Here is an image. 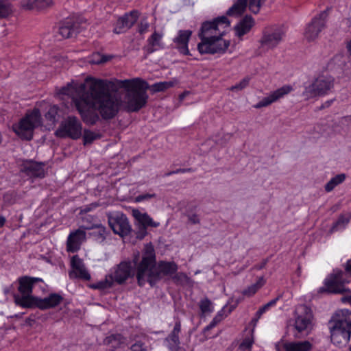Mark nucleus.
<instances>
[{
	"instance_id": "16",
	"label": "nucleus",
	"mask_w": 351,
	"mask_h": 351,
	"mask_svg": "<svg viewBox=\"0 0 351 351\" xmlns=\"http://www.w3.org/2000/svg\"><path fill=\"white\" fill-rule=\"evenodd\" d=\"M108 223L114 233L122 237L129 234L132 230L128 219L122 213L109 217Z\"/></svg>"
},
{
	"instance_id": "62",
	"label": "nucleus",
	"mask_w": 351,
	"mask_h": 351,
	"mask_svg": "<svg viewBox=\"0 0 351 351\" xmlns=\"http://www.w3.org/2000/svg\"><path fill=\"white\" fill-rule=\"evenodd\" d=\"M343 302L347 301L351 304V295L346 296L342 298Z\"/></svg>"
},
{
	"instance_id": "38",
	"label": "nucleus",
	"mask_w": 351,
	"mask_h": 351,
	"mask_svg": "<svg viewBox=\"0 0 351 351\" xmlns=\"http://www.w3.org/2000/svg\"><path fill=\"white\" fill-rule=\"evenodd\" d=\"M253 343L254 338L252 334H251L244 338L243 341L239 345V350L241 351H250Z\"/></svg>"
},
{
	"instance_id": "26",
	"label": "nucleus",
	"mask_w": 351,
	"mask_h": 351,
	"mask_svg": "<svg viewBox=\"0 0 351 351\" xmlns=\"http://www.w3.org/2000/svg\"><path fill=\"white\" fill-rule=\"evenodd\" d=\"M82 86H84V92H88V86L86 82V80L85 81V83L84 84H75L73 85L71 84H68L66 86L62 87L58 92L59 95H69L72 97L73 101L76 105V100L78 97H80V89Z\"/></svg>"
},
{
	"instance_id": "27",
	"label": "nucleus",
	"mask_w": 351,
	"mask_h": 351,
	"mask_svg": "<svg viewBox=\"0 0 351 351\" xmlns=\"http://www.w3.org/2000/svg\"><path fill=\"white\" fill-rule=\"evenodd\" d=\"M285 351H311L313 345L308 341H285L282 343Z\"/></svg>"
},
{
	"instance_id": "2",
	"label": "nucleus",
	"mask_w": 351,
	"mask_h": 351,
	"mask_svg": "<svg viewBox=\"0 0 351 351\" xmlns=\"http://www.w3.org/2000/svg\"><path fill=\"white\" fill-rule=\"evenodd\" d=\"M178 270L174 262L160 261L156 265V255L151 245L145 246L141 263L137 267L136 278L138 285L142 287L149 282L153 287L164 276H172Z\"/></svg>"
},
{
	"instance_id": "14",
	"label": "nucleus",
	"mask_w": 351,
	"mask_h": 351,
	"mask_svg": "<svg viewBox=\"0 0 351 351\" xmlns=\"http://www.w3.org/2000/svg\"><path fill=\"white\" fill-rule=\"evenodd\" d=\"M63 298L60 295L51 293L45 298H36L35 299H31L25 298L23 299V304L28 308L36 306L41 310H45L56 307L60 304Z\"/></svg>"
},
{
	"instance_id": "54",
	"label": "nucleus",
	"mask_w": 351,
	"mask_h": 351,
	"mask_svg": "<svg viewBox=\"0 0 351 351\" xmlns=\"http://www.w3.org/2000/svg\"><path fill=\"white\" fill-rule=\"evenodd\" d=\"M268 258H265L263 260V261L260 264L254 265L253 268L257 270L262 269L266 266L267 263H268Z\"/></svg>"
},
{
	"instance_id": "12",
	"label": "nucleus",
	"mask_w": 351,
	"mask_h": 351,
	"mask_svg": "<svg viewBox=\"0 0 351 351\" xmlns=\"http://www.w3.org/2000/svg\"><path fill=\"white\" fill-rule=\"evenodd\" d=\"M38 282H43V280L40 278L29 277L27 276L20 278L19 279V291L21 295H15L14 298L16 303L23 307L27 308L23 304V299L25 298L31 299H35L37 298L32 296L31 294L34 285Z\"/></svg>"
},
{
	"instance_id": "59",
	"label": "nucleus",
	"mask_w": 351,
	"mask_h": 351,
	"mask_svg": "<svg viewBox=\"0 0 351 351\" xmlns=\"http://www.w3.org/2000/svg\"><path fill=\"white\" fill-rule=\"evenodd\" d=\"M97 227L99 229V234L101 235V237L103 239H105V236H104V233H105V231H106L105 228L101 226H97Z\"/></svg>"
},
{
	"instance_id": "58",
	"label": "nucleus",
	"mask_w": 351,
	"mask_h": 351,
	"mask_svg": "<svg viewBox=\"0 0 351 351\" xmlns=\"http://www.w3.org/2000/svg\"><path fill=\"white\" fill-rule=\"evenodd\" d=\"M332 102H333V99H330V100L326 101L325 103H324L319 107V110H322V109H324L326 108H328L329 106H330V105L332 104Z\"/></svg>"
},
{
	"instance_id": "39",
	"label": "nucleus",
	"mask_w": 351,
	"mask_h": 351,
	"mask_svg": "<svg viewBox=\"0 0 351 351\" xmlns=\"http://www.w3.org/2000/svg\"><path fill=\"white\" fill-rule=\"evenodd\" d=\"M10 4L8 0H0V18L8 16L11 12Z\"/></svg>"
},
{
	"instance_id": "15",
	"label": "nucleus",
	"mask_w": 351,
	"mask_h": 351,
	"mask_svg": "<svg viewBox=\"0 0 351 351\" xmlns=\"http://www.w3.org/2000/svg\"><path fill=\"white\" fill-rule=\"evenodd\" d=\"M285 36V33L280 28L265 29L260 40L261 47L267 49H274L283 40Z\"/></svg>"
},
{
	"instance_id": "56",
	"label": "nucleus",
	"mask_w": 351,
	"mask_h": 351,
	"mask_svg": "<svg viewBox=\"0 0 351 351\" xmlns=\"http://www.w3.org/2000/svg\"><path fill=\"white\" fill-rule=\"evenodd\" d=\"M194 171V169H192V168H184V169H178L175 171V172L176 173H187V172H193Z\"/></svg>"
},
{
	"instance_id": "33",
	"label": "nucleus",
	"mask_w": 351,
	"mask_h": 351,
	"mask_svg": "<svg viewBox=\"0 0 351 351\" xmlns=\"http://www.w3.org/2000/svg\"><path fill=\"white\" fill-rule=\"evenodd\" d=\"M178 84V80L173 79L170 81H164L160 82L158 83H155L152 84L151 86H149V88L154 93L162 92L165 91L171 87H173L175 85Z\"/></svg>"
},
{
	"instance_id": "4",
	"label": "nucleus",
	"mask_w": 351,
	"mask_h": 351,
	"mask_svg": "<svg viewBox=\"0 0 351 351\" xmlns=\"http://www.w3.org/2000/svg\"><path fill=\"white\" fill-rule=\"evenodd\" d=\"M119 84L127 89L124 97V105L129 112H138L143 108L148 99L147 90L149 84L140 78L120 80Z\"/></svg>"
},
{
	"instance_id": "63",
	"label": "nucleus",
	"mask_w": 351,
	"mask_h": 351,
	"mask_svg": "<svg viewBox=\"0 0 351 351\" xmlns=\"http://www.w3.org/2000/svg\"><path fill=\"white\" fill-rule=\"evenodd\" d=\"M188 94V92H184L180 95V99L182 100L184 97Z\"/></svg>"
},
{
	"instance_id": "13",
	"label": "nucleus",
	"mask_w": 351,
	"mask_h": 351,
	"mask_svg": "<svg viewBox=\"0 0 351 351\" xmlns=\"http://www.w3.org/2000/svg\"><path fill=\"white\" fill-rule=\"evenodd\" d=\"M328 9L315 16L312 21L307 25L304 36L308 41L316 39L319 34L326 27L328 17Z\"/></svg>"
},
{
	"instance_id": "6",
	"label": "nucleus",
	"mask_w": 351,
	"mask_h": 351,
	"mask_svg": "<svg viewBox=\"0 0 351 351\" xmlns=\"http://www.w3.org/2000/svg\"><path fill=\"white\" fill-rule=\"evenodd\" d=\"M41 124V115L37 108L27 112L17 125H13V130L21 138L29 141L33 138L34 130Z\"/></svg>"
},
{
	"instance_id": "17",
	"label": "nucleus",
	"mask_w": 351,
	"mask_h": 351,
	"mask_svg": "<svg viewBox=\"0 0 351 351\" xmlns=\"http://www.w3.org/2000/svg\"><path fill=\"white\" fill-rule=\"evenodd\" d=\"M132 273V267L128 262H121L108 274L112 280V285L114 282L121 285L125 282L130 276Z\"/></svg>"
},
{
	"instance_id": "23",
	"label": "nucleus",
	"mask_w": 351,
	"mask_h": 351,
	"mask_svg": "<svg viewBox=\"0 0 351 351\" xmlns=\"http://www.w3.org/2000/svg\"><path fill=\"white\" fill-rule=\"evenodd\" d=\"M86 239V232L82 230L72 232L68 237L66 241V250L69 252H75L80 250V245Z\"/></svg>"
},
{
	"instance_id": "10",
	"label": "nucleus",
	"mask_w": 351,
	"mask_h": 351,
	"mask_svg": "<svg viewBox=\"0 0 351 351\" xmlns=\"http://www.w3.org/2000/svg\"><path fill=\"white\" fill-rule=\"evenodd\" d=\"M82 125L80 120L75 117H68L62 121L56 135L59 137H69L78 139L82 136Z\"/></svg>"
},
{
	"instance_id": "41",
	"label": "nucleus",
	"mask_w": 351,
	"mask_h": 351,
	"mask_svg": "<svg viewBox=\"0 0 351 351\" xmlns=\"http://www.w3.org/2000/svg\"><path fill=\"white\" fill-rule=\"evenodd\" d=\"M199 308L202 313H210L213 311L212 303L208 298H204L199 302Z\"/></svg>"
},
{
	"instance_id": "30",
	"label": "nucleus",
	"mask_w": 351,
	"mask_h": 351,
	"mask_svg": "<svg viewBox=\"0 0 351 351\" xmlns=\"http://www.w3.org/2000/svg\"><path fill=\"white\" fill-rule=\"evenodd\" d=\"M254 24L253 18L251 16H245L235 27L236 35L241 38L248 33Z\"/></svg>"
},
{
	"instance_id": "42",
	"label": "nucleus",
	"mask_w": 351,
	"mask_h": 351,
	"mask_svg": "<svg viewBox=\"0 0 351 351\" xmlns=\"http://www.w3.org/2000/svg\"><path fill=\"white\" fill-rule=\"evenodd\" d=\"M265 1V0H250L249 1V9L250 10L254 13L257 14L261 7L262 6V4Z\"/></svg>"
},
{
	"instance_id": "53",
	"label": "nucleus",
	"mask_w": 351,
	"mask_h": 351,
	"mask_svg": "<svg viewBox=\"0 0 351 351\" xmlns=\"http://www.w3.org/2000/svg\"><path fill=\"white\" fill-rule=\"evenodd\" d=\"M188 219L193 224L199 223V219L196 214L190 215L188 216Z\"/></svg>"
},
{
	"instance_id": "50",
	"label": "nucleus",
	"mask_w": 351,
	"mask_h": 351,
	"mask_svg": "<svg viewBox=\"0 0 351 351\" xmlns=\"http://www.w3.org/2000/svg\"><path fill=\"white\" fill-rule=\"evenodd\" d=\"M130 349L132 351H145L146 346L144 343L138 341L131 346Z\"/></svg>"
},
{
	"instance_id": "20",
	"label": "nucleus",
	"mask_w": 351,
	"mask_h": 351,
	"mask_svg": "<svg viewBox=\"0 0 351 351\" xmlns=\"http://www.w3.org/2000/svg\"><path fill=\"white\" fill-rule=\"evenodd\" d=\"M291 86H284L274 92L271 93L267 97H263L260 101L254 105L255 108H261L271 104L272 103L278 101L279 99L283 97L285 95L289 94L292 90Z\"/></svg>"
},
{
	"instance_id": "51",
	"label": "nucleus",
	"mask_w": 351,
	"mask_h": 351,
	"mask_svg": "<svg viewBox=\"0 0 351 351\" xmlns=\"http://www.w3.org/2000/svg\"><path fill=\"white\" fill-rule=\"evenodd\" d=\"M149 27V23L146 21H141L138 25V32L141 34L145 33Z\"/></svg>"
},
{
	"instance_id": "47",
	"label": "nucleus",
	"mask_w": 351,
	"mask_h": 351,
	"mask_svg": "<svg viewBox=\"0 0 351 351\" xmlns=\"http://www.w3.org/2000/svg\"><path fill=\"white\" fill-rule=\"evenodd\" d=\"M250 82V78L249 77H245L243 78L239 83L235 84L234 86L231 87V90H242L245 88Z\"/></svg>"
},
{
	"instance_id": "9",
	"label": "nucleus",
	"mask_w": 351,
	"mask_h": 351,
	"mask_svg": "<svg viewBox=\"0 0 351 351\" xmlns=\"http://www.w3.org/2000/svg\"><path fill=\"white\" fill-rule=\"evenodd\" d=\"M345 273L339 269L334 270L324 281V287L319 288V292H328L331 293H343L347 291L344 285L348 283L350 280L346 279Z\"/></svg>"
},
{
	"instance_id": "37",
	"label": "nucleus",
	"mask_w": 351,
	"mask_h": 351,
	"mask_svg": "<svg viewBox=\"0 0 351 351\" xmlns=\"http://www.w3.org/2000/svg\"><path fill=\"white\" fill-rule=\"evenodd\" d=\"M111 58L112 56L102 55L99 53H95L93 54L89 62L93 64H99L105 63L109 61Z\"/></svg>"
},
{
	"instance_id": "3",
	"label": "nucleus",
	"mask_w": 351,
	"mask_h": 351,
	"mask_svg": "<svg viewBox=\"0 0 351 351\" xmlns=\"http://www.w3.org/2000/svg\"><path fill=\"white\" fill-rule=\"evenodd\" d=\"M90 104L95 106L101 116L104 119H110L117 114L120 101L117 96L109 92L110 82L104 80L88 77L86 78Z\"/></svg>"
},
{
	"instance_id": "61",
	"label": "nucleus",
	"mask_w": 351,
	"mask_h": 351,
	"mask_svg": "<svg viewBox=\"0 0 351 351\" xmlns=\"http://www.w3.org/2000/svg\"><path fill=\"white\" fill-rule=\"evenodd\" d=\"M5 222V218L3 216H0V228L3 227Z\"/></svg>"
},
{
	"instance_id": "52",
	"label": "nucleus",
	"mask_w": 351,
	"mask_h": 351,
	"mask_svg": "<svg viewBox=\"0 0 351 351\" xmlns=\"http://www.w3.org/2000/svg\"><path fill=\"white\" fill-rule=\"evenodd\" d=\"M155 196H156L155 193H152V194H149V193L142 194V195H138L136 197V202H142V201H144V200H146V199L154 197Z\"/></svg>"
},
{
	"instance_id": "43",
	"label": "nucleus",
	"mask_w": 351,
	"mask_h": 351,
	"mask_svg": "<svg viewBox=\"0 0 351 351\" xmlns=\"http://www.w3.org/2000/svg\"><path fill=\"white\" fill-rule=\"evenodd\" d=\"M279 298L280 296L271 300V301L263 305L262 307H261L256 313V315L258 316V318H260L261 316L271 306H274L276 304L277 301L279 300Z\"/></svg>"
},
{
	"instance_id": "64",
	"label": "nucleus",
	"mask_w": 351,
	"mask_h": 351,
	"mask_svg": "<svg viewBox=\"0 0 351 351\" xmlns=\"http://www.w3.org/2000/svg\"><path fill=\"white\" fill-rule=\"evenodd\" d=\"M175 173H177L176 172H175V171H169V172H167L165 174V176H169L172 174H175Z\"/></svg>"
},
{
	"instance_id": "21",
	"label": "nucleus",
	"mask_w": 351,
	"mask_h": 351,
	"mask_svg": "<svg viewBox=\"0 0 351 351\" xmlns=\"http://www.w3.org/2000/svg\"><path fill=\"white\" fill-rule=\"evenodd\" d=\"M134 216L139 223V233L137 238L142 239L147 234L146 228L149 226L156 228L159 226L158 222L154 221L152 218L147 213H142L138 210L134 211Z\"/></svg>"
},
{
	"instance_id": "40",
	"label": "nucleus",
	"mask_w": 351,
	"mask_h": 351,
	"mask_svg": "<svg viewBox=\"0 0 351 351\" xmlns=\"http://www.w3.org/2000/svg\"><path fill=\"white\" fill-rule=\"evenodd\" d=\"M101 137V135L97 133H95L90 130H84V144L91 143L93 141L98 139Z\"/></svg>"
},
{
	"instance_id": "46",
	"label": "nucleus",
	"mask_w": 351,
	"mask_h": 351,
	"mask_svg": "<svg viewBox=\"0 0 351 351\" xmlns=\"http://www.w3.org/2000/svg\"><path fill=\"white\" fill-rule=\"evenodd\" d=\"M52 4V0H36V10H42L50 7Z\"/></svg>"
},
{
	"instance_id": "48",
	"label": "nucleus",
	"mask_w": 351,
	"mask_h": 351,
	"mask_svg": "<svg viewBox=\"0 0 351 351\" xmlns=\"http://www.w3.org/2000/svg\"><path fill=\"white\" fill-rule=\"evenodd\" d=\"M21 4L26 10H36V0H24Z\"/></svg>"
},
{
	"instance_id": "36",
	"label": "nucleus",
	"mask_w": 351,
	"mask_h": 351,
	"mask_svg": "<svg viewBox=\"0 0 351 351\" xmlns=\"http://www.w3.org/2000/svg\"><path fill=\"white\" fill-rule=\"evenodd\" d=\"M113 285L112 283V280L109 278L108 275H107L104 280H101L97 283L90 285V287L94 289L103 290L108 288H110Z\"/></svg>"
},
{
	"instance_id": "24",
	"label": "nucleus",
	"mask_w": 351,
	"mask_h": 351,
	"mask_svg": "<svg viewBox=\"0 0 351 351\" xmlns=\"http://www.w3.org/2000/svg\"><path fill=\"white\" fill-rule=\"evenodd\" d=\"M192 35L191 30H180L178 36L173 38V43L176 47L178 49L180 53L188 56L190 55L188 49V43Z\"/></svg>"
},
{
	"instance_id": "31",
	"label": "nucleus",
	"mask_w": 351,
	"mask_h": 351,
	"mask_svg": "<svg viewBox=\"0 0 351 351\" xmlns=\"http://www.w3.org/2000/svg\"><path fill=\"white\" fill-rule=\"evenodd\" d=\"M248 0H237L226 12L228 16H240L241 15L247 5Z\"/></svg>"
},
{
	"instance_id": "60",
	"label": "nucleus",
	"mask_w": 351,
	"mask_h": 351,
	"mask_svg": "<svg viewBox=\"0 0 351 351\" xmlns=\"http://www.w3.org/2000/svg\"><path fill=\"white\" fill-rule=\"evenodd\" d=\"M346 49L349 53V55L351 56V40L347 43Z\"/></svg>"
},
{
	"instance_id": "22",
	"label": "nucleus",
	"mask_w": 351,
	"mask_h": 351,
	"mask_svg": "<svg viewBox=\"0 0 351 351\" xmlns=\"http://www.w3.org/2000/svg\"><path fill=\"white\" fill-rule=\"evenodd\" d=\"M44 167L45 164L43 162L27 160L23 163L21 171L30 178H42L45 175Z\"/></svg>"
},
{
	"instance_id": "34",
	"label": "nucleus",
	"mask_w": 351,
	"mask_h": 351,
	"mask_svg": "<svg viewBox=\"0 0 351 351\" xmlns=\"http://www.w3.org/2000/svg\"><path fill=\"white\" fill-rule=\"evenodd\" d=\"M265 284V280L263 276L260 277L255 284L252 285L247 289L243 290V294L245 295L252 296Z\"/></svg>"
},
{
	"instance_id": "29",
	"label": "nucleus",
	"mask_w": 351,
	"mask_h": 351,
	"mask_svg": "<svg viewBox=\"0 0 351 351\" xmlns=\"http://www.w3.org/2000/svg\"><path fill=\"white\" fill-rule=\"evenodd\" d=\"M162 34L159 33L156 31L151 35L147 39V45L144 47V50L147 53H152L154 51L163 47L162 43Z\"/></svg>"
},
{
	"instance_id": "19",
	"label": "nucleus",
	"mask_w": 351,
	"mask_h": 351,
	"mask_svg": "<svg viewBox=\"0 0 351 351\" xmlns=\"http://www.w3.org/2000/svg\"><path fill=\"white\" fill-rule=\"evenodd\" d=\"M138 16L139 14L136 10H133L125 14L117 21L114 28V32L116 34H121L126 32L136 22Z\"/></svg>"
},
{
	"instance_id": "5",
	"label": "nucleus",
	"mask_w": 351,
	"mask_h": 351,
	"mask_svg": "<svg viewBox=\"0 0 351 351\" xmlns=\"http://www.w3.org/2000/svg\"><path fill=\"white\" fill-rule=\"evenodd\" d=\"M330 339L337 346H346L351 335V311H337L329 321Z\"/></svg>"
},
{
	"instance_id": "55",
	"label": "nucleus",
	"mask_w": 351,
	"mask_h": 351,
	"mask_svg": "<svg viewBox=\"0 0 351 351\" xmlns=\"http://www.w3.org/2000/svg\"><path fill=\"white\" fill-rule=\"evenodd\" d=\"M218 322L217 317H215L212 322L204 328V331H208L214 328Z\"/></svg>"
},
{
	"instance_id": "44",
	"label": "nucleus",
	"mask_w": 351,
	"mask_h": 351,
	"mask_svg": "<svg viewBox=\"0 0 351 351\" xmlns=\"http://www.w3.org/2000/svg\"><path fill=\"white\" fill-rule=\"evenodd\" d=\"M349 222V219L345 217L344 216H341L338 219V220L335 222V223L333 225L331 230L335 231L337 230L339 228H344Z\"/></svg>"
},
{
	"instance_id": "1",
	"label": "nucleus",
	"mask_w": 351,
	"mask_h": 351,
	"mask_svg": "<svg viewBox=\"0 0 351 351\" xmlns=\"http://www.w3.org/2000/svg\"><path fill=\"white\" fill-rule=\"evenodd\" d=\"M230 25V21L225 16L202 23L198 33L201 40L197 45L199 52L201 54L225 53L230 46V41L223 39L222 36Z\"/></svg>"
},
{
	"instance_id": "25",
	"label": "nucleus",
	"mask_w": 351,
	"mask_h": 351,
	"mask_svg": "<svg viewBox=\"0 0 351 351\" xmlns=\"http://www.w3.org/2000/svg\"><path fill=\"white\" fill-rule=\"evenodd\" d=\"M80 32L77 22L72 19H66L60 25L58 32L64 38H69L76 36Z\"/></svg>"
},
{
	"instance_id": "49",
	"label": "nucleus",
	"mask_w": 351,
	"mask_h": 351,
	"mask_svg": "<svg viewBox=\"0 0 351 351\" xmlns=\"http://www.w3.org/2000/svg\"><path fill=\"white\" fill-rule=\"evenodd\" d=\"M173 280L178 283H184L187 281L188 277L184 273H178L175 274L173 276H172Z\"/></svg>"
},
{
	"instance_id": "28",
	"label": "nucleus",
	"mask_w": 351,
	"mask_h": 351,
	"mask_svg": "<svg viewBox=\"0 0 351 351\" xmlns=\"http://www.w3.org/2000/svg\"><path fill=\"white\" fill-rule=\"evenodd\" d=\"M181 330V324L180 321L176 322L174 328L169 336L166 338L168 342V348L170 351H178L180 348L179 333Z\"/></svg>"
},
{
	"instance_id": "32",
	"label": "nucleus",
	"mask_w": 351,
	"mask_h": 351,
	"mask_svg": "<svg viewBox=\"0 0 351 351\" xmlns=\"http://www.w3.org/2000/svg\"><path fill=\"white\" fill-rule=\"evenodd\" d=\"M125 338L120 334H113L106 337L104 340V343L110 346L112 348L121 347L125 343Z\"/></svg>"
},
{
	"instance_id": "18",
	"label": "nucleus",
	"mask_w": 351,
	"mask_h": 351,
	"mask_svg": "<svg viewBox=\"0 0 351 351\" xmlns=\"http://www.w3.org/2000/svg\"><path fill=\"white\" fill-rule=\"evenodd\" d=\"M72 271L69 272L71 278H80L84 280H89L90 275L86 269L83 261L77 255L72 257L71 261Z\"/></svg>"
},
{
	"instance_id": "57",
	"label": "nucleus",
	"mask_w": 351,
	"mask_h": 351,
	"mask_svg": "<svg viewBox=\"0 0 351 351\" xmlns=\"http://www.w3.org/2000/svg\"><path fill=\"white\" fill-rule=\"evenodd\" d=\"M345 272L351 276V261H348L345 266Z\"/></svg>"
},
{
	"instance_id": "7",
	"label": "nucleus",
	"mask_w": 351,
	"mask_h": 351,
	"mask_svg": "<svg viewBox=\"0 0 351 351\" xmlns=\"http://www.w3.org/2000/svg\"><path fill=\"white\" fill-rule=\"evenodd\" d=\"M334 86V78L329 75H319L306 86L302 93L303 96L308 99L327 95Z\"/></svg>"
},
{
	"instance_id": "8",
	"label": "nucleus",
	"mask_w": 351,
	"mask_h": 351,
	"mask_svg": "<svg viewBox=\"0 0 351 351\" xmlns=\"http://www.w3.org/2000/svg\"><path fill=\"white\" fill-rule=\"evenodd\" d=\"M84 86L80 89V97L76 100L75 107L80 114L83 121L89 125H94L99 119V115L95 112V106L91 105V99L87 92H84Z\"/></svg>"
},
{
	"instance_id": "45",
	"label": "nucleus",
	"mask_w": 351,
	"mask_h": 351,
	"mask_svg": "<svg viewBox=\"0 0 351 351\" xmlns=\"http://www.w3.org/2000/svg\"><path fill=\"white\" fill-rule=\"evenodd\" d=\"M58 108L56 106H51L45 114V117L47 119L53 122L55 121L56 117L58 114Z\"/></svg>"
},
{
	"instance_id": "35",
	"label": "nucleus",
	"mask_w": 351,
	"mask_h": 351,
	"mask_svg": "<svg viewBox=\"0 0 351 351\" xmlns=\"http://www.w3.org/2000/svg\"><path fill=\"white\" fill-rule=\"evenodd\" d=\"M346 178V176L343 173L338 174L334 178H331L325 185V191L326 192H330L334 188L342 183Z\"/></svg>"
},
{
	"instance_id": "11",
	"label": "nucleus",
	"mask_w": 351,
	"mask_h": 351,
	"mask_svg": "<svg viewBox=\"0 0 351 351\" xmlns=\"http://www.w3.org/2000/svg\"><path fill=\"white\" fill-rule=\"evenodd\" d=\"M295 320L294 327L297 331L294 334L295 338H300L303 332H304L311 324L313 318L311 309L306 305L298 306L295 311Z\"/></svg>"
}]
</instances>
